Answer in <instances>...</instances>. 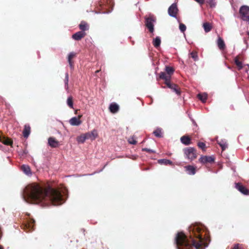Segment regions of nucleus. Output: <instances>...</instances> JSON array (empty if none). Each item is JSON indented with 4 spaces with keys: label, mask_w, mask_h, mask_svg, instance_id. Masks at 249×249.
Here are the masks:
<instances>
[{
    "label": "nucleus",
    "mask_w": 249,
    "mask_h": 249,
    "mask_svg": "<svg viewBox=\"0 0 249 249\" xmlns=\"http://www.w3.org/2000/svg\"><path fill=\"white\" fill-rule=\"evenodd\" d=\"M185 171L189 175H194L196 173V169L193 166L187 165L184 167Z\"/></svg>",
    "instance_id": "ddd939ff"
},
{
    "label": "nucleus",
    "mask_w": 249,
    "mask_h": 249,
    "mask_svg": "<svg viewBox=\"0 0 249 249\" xmlns=\"http://www.w3.org/2000/svg\"><path fill=\"white\" fill-rule=\"evenodd\" d=\"M183 152L185 156V158L192 161L195 160L197 156L196 150L194 147H187L183 149Z\"/></svg>",
    "instance_id": "7ed1b4c3"
},
{
    "label": "nucleus",
    "mask_w": 249,
    "mask_h": 249,
    "mask_svg": "<svg viewBox=\"0 0 249 249\" xmlns=\"http://www.w3.org/2000/svg\"><path fill=\"white\" fill-rule=\"evenodd\" d=\"M215 160L213 156H202L199 159V161L202 164H205L206 163H212L214 162Z\"/></svg>",
    "instance_id": "0eeeda50"
},
{
    "label": "nucleus",
    "mask_w": 249,
    "mask_h": 249,
    "mask_svg": "<svg viewBox=\"0 0 249 249\" xmlns=\"http://www.w3.org/2000/svg\"><path fill=\"white\" fill-rule=\"evenodd\" d=\"M67 103L71 108H73V102L71 97H68L67 99Z\"/></svg>",
    "instance_id": "f704fd0d"
},
{
    "label": "nucleus",
    "mask_w": 249,
    "mask_h": 249,
    "mask_svg": "<svg viewBox=\"0 0 249 249\" xmlns=\"http://www.w3.org/2000/svg\"><path fill=\"white\" fill-rule=\"evenodd\" d=\"M84 135L85 136L86 140L90 139L91 140H93L92 138V136L90 135V133H87L85 134Z\"/></svg>",
    "instance_id": "79ce46f5"
},
{
    "label": "nucleus",
    "mask_w": 249,
    "mask_h": 249,
    "mask_svg": "<svg viewBox=\"0 0 249 249\" xmlns=\"http://www.w3.org/2000/svg\"><path fill=\"white\" fill-rule=\"evenodd\" d=\"M180 141L185 145H188L191 143V139L188 136H182L180 138Z\"/></svg>",
    "instance_id": "aec40b11"
},
{
    "label": "nucleus",
    "mask_w": 249,
    "mask_h": 249,
    "mask_svg": "<svg viewBox=\"0 0 249 249\" xmlns=\"http://www.w3.org/2000/svg\"><path fill=\"white\" fill-rule=\"evenodd\" d=\"M234 62L239 70H240L243 68L242 63L238 60L237 57L234 58Z\"/></svg>",
    "instance_id": "c85d7f7f"
},
{
    "label": "nucleus",
    "mask_w": 249,
    "mask_h": 249,
    "mask_svg": "<svg viewBox=\"0 0 249 249\" xmlns=\"http://www.w3.org/2000/svg\"><path fill=\"white\" fill-rule=\"evenodd\" d=\"M178 12V9L176 3H174L169 7L168 13L169 15L173 18H177V14Z\"/></svg>",
    "instance_id": "423d86ee"
},
{
    "label": "nucleus",
    "mask_w": 249,
    "mask_h": 249,
    "mask_svg": "<svg viewBox=\"0 0 249 249\" xmlns=\"http://www.w3.org/2000/svg\"><path fill=\"white\" fill-rule=\"evenodd\" d=\"M197 97L202 103H205L207 99V94L206 93H199Z\"/></svg>",
    "instance_id": "393cba45"
},
{
    "label": "nucleus",
    "mask_w": 249,
    "mask_h": 249,
    "mask_svg": "<svg viewBox=\"0 0 249 249\" xmlns=\"http://www.w3.org/2000/svg\"><path fill=\"white\" fill-rule=\"evenodd\" d=\"M109 109L111 113H116L119 109V106L116 103H112L110 104Z\"/></svg>",
    "instance_id": "a211bd4d"
},
{
    "label": "nucleus",
    "mask_w": 249,
    "mask_h": 249,
    "mask_svg": "<svg viewBox=\"0 0 249 249\" xmlns=\"http://www.w3.org/2000/svg\"><path fill=\"white\" fill-rule=\"evenodd\" d=\"M207 2L209 3L211 8H214L216 6V2L215 0H208Z\"/></svg>",
    "instance_id": "72a5a7b5"
},
{
    "label": "nucleus",
    "mask_w": 249,
    "mask_h": 249,
    "mask_svg": "<svg viewBox=\"0 0 249 249\" xmlns=\"http://www.w3.org/2000/svg\"><path fill=\"white\" fill-rule=\"evenodd\" d=\"M112 9L111 11H109L108 12H103L104 14H109L112 11Z\"/></svg>",
    "instance_id": "864d4df0"
},
{
    "label": "nucleus",
    "mask_w": 249,
    "mask_h": 249,
    "mask_svg": "<svg viewBox=\"0 0 249 249\" xmlns=\"http://www.w3.org/2000/svg\"><path fill=\"white\" fill-rule=\"evenodd\" d=\"M75 55V53L74 52L70 53L68 57V61L71 60L72 58H73Z\"/></svg>",
    "instance_id": "58836bf2"
},
{
    "label": "nucleus",
    "mask_w": 249,
    "mask_h": 249,
    "mask_svg": "<svg viewBox=\"0 0 249 249\" xmlns=\"http://www.w3.org/2000/svg\"><path fill=\"white\" fill-rule=\"evenodd\" d=\"M191 121L193 124L194 125H196V122H195V121L193 119V118H191Z\"/></svg>",
    "instance_id": "09e8293b"
},
{
    "label": "nucleus",
    "mask_w": 249,
    "mask_h": 249,
    "mask_svg": "<svg viewBox=\"0 0 249 249\" xmlns=\"http://www.w3.org/2000/svg\"><path fill=\"white\" fill-rule=\"evenodd\" d=\"M217 45L220 50H223L225 49L226 46L223 39L220 36H218L217 40Z\"/></svg>",
    "instance_id": "6ab92c4d"
},
{
    "label": "nucleus",
    "mask_w": 249,
    "mask_h": 249,
    "mask_svg": "<svg viewBox=\"0 0 249 249\" xmlns=\"http://www.w3.org/2000/svg\"><path fill=\"white\" fill-rule=\"evenodd\" d=\"M179 29L181 33H184L186 30V27L185 24L180 23L179 25Z\"/></svg>",
    "instance_id": "c9c22d12"
},
{
    "label": "nucleus",
    "mask_w": 249,
    "mask_h": 249,
    "mask_svg": "<svg viewBox=\"0 0 249 249\" xmlns=\"http://www.w3.org/2000/svg\"><path fill=\"white\" fill-rule=\"evenodd\" d=\"M235 188L244 195H248L249 191L240 183H235Z\"/></svg>",
    "instance_id": "6e6552de"
},
{
    "label": "nucleus",
    "mask_w": 249,
    "mask_h": 249,
    "mask_svg": "<svg viewBox=\"0 0 249 249\" xmlns=\"http://www.w3.org/2000/svg\"><path fill=\"white\" fill-rule=\"evenodd\" d=\"M189 117L191 119L192 118L191 117V116H189Z\"/></svg>",
    "instance_id": "bf43d9fd"
},
{
    "label": "nucleus",
    "mask_w": 249,
    "mask_h": 249,
    "mask_svg": "<svg viewBox=\"0 0 249 249\" xmlns=\"http://www.w3.org/2000/svg\"><path fill=\"white\" fill-rule=\"evenodd\" d=\"M86 35V33L84 32L79 31L74 34L72 38L75 40H80Z\"/></svg>",
    "instance_id": "f8f14e48"
},
{
    "label": "nucleus",
    "mask_w": 249,
    "mask_h": 249,
    "mask_svg": "<svg viewBox=\"0 0 249 249\" xmlns=\"http://www.w3.org/2000/svg\"><path fill=\"white\" fill-rule=\"evenodd\" d=\"M196 1L198 2L199 4L202 5L204 3L205 0H195Z\"/></svg>",
    "instance_id": "49530a36"
},
{
    "label": "nucleus",
    "mask_w": 249,
    "mask_h": 249,
    "mask_svg": "<svg viewBox=\"0 0 249 249\" xmlns=\"http://www.w3.org/2000/svg\"><path fill=\"white\" fill-rule=\"evenodd\" d=\"M244 43L246 44L247 45V46H248V42H247V41L246 39H244Z\"/></svg>",
    "instance_id": "603ef678"
},
{
    "label": "nucleus",
    "mask_w": 249,
    "mask_h": 249,
    "mask_svg": "<svg viewBox=\"0 0 249 249\" xmlns=\"http://www.w3.org/2000/svg\"><path fill=\"white\" fill-rule=\"evenodd\" d=\"M106 165H105L103 167V168L102 169H101L100 170H99V171H98L95 172L94 173H92V174H89L88 175H89V176H91V175H93L95 174V173H100V172H101V171L103 170V169L105 168V167L106 166Z\"/></svg>",
    "instance_id": "de8ad7c7"
},
{
    "label": "nucleus",
    "mask_w": 249,
    "mask_h": 249,
    "mask_svg": "<svg viewBox=\"0 0 249 249\" xmlns=\"http://www.w3.org/2000/svg\"><path fill=\"white\" fill-rule=\"evenodd\" d=\"M81 32H85V31L89 30V26L88 24L84 21H82L79 25Z\"/></svg>",
    "instance_id": "5701e85b"
},
{
    "label": "nucleus",
    "mask_w": 249,
    "mask_h": 249,
    "mask_svg": "<svg viewBox=\"0 0 249 249\" xmlns=\"http://www.w3.org/2000/svg\"><path fill=\"white\" fill-rule=\"evenodd\" d=\"M69 123L72 126H78L81 124L82 122L76 117H73L69 120Z\"/></svg>",
    "instance_id": "4468645a"
},
{
    "label": "nucleus",
    "mask_w": 249,
    "mask_h": 249,
    "mask_svg": "<svg viewBox=\"0 0 249 249\" xmlns=\"http://www.w3.org/2000/svg\"><path fill=\"white\" fill-rule=\"evenodd\" d=\"M165 70L167 73L169 75L168 76H170L174 72L173 68L170 66H166Z\"/></svg>",
    "instance_id": "7c9ffc66"
},
{
    "label": "nucleus",
    "mask_w": 249,
    "mask_h": 249,
    "mask_svg": "<svg viewBox=\"0 0 249 249\" xmlns=\"http://www.w3.org/2000/svg\"><path fill=\"white\" fill-rule=\"evenodd\" d=\"M159 78L165 80V83L170 81V76H168L164 72H161L159 75Z\"/></svg>",
    "instance_id": "b1692460"
},
{
    "label": "nucleus",
    "mask_w": 249,
    "mask_h": 249,
    "mask_svg": "<svg viewBox=\"0 0 249 249\" xmlns=\"http://www.w3.org/2000/svg\"><path fill=\"white\" fill-rule=\"evenodd\" d=\"M241 18L244 21H247L249 18V6L246 5L242 6L239 10Z\"/></svg>",
    "instance_id": "39448f33"
},
{
    "label": "nucleus",
    "mask_w": 249,
    "mask_h": 249,
    "mask_svg": "<svg viewBox=\"0 0 249 249\" xmlns=\"http://www.w3.org/2000/svg\"><path fill=\"white\" fill-rule=\"evenodd\" d=\"M99 71L97 70V71H96V73H98V72H99Z\"/></svg>",
    "instance_id": "4d7b16f0"
},
{
    "label": "nucleus",
    "mask_w": 249,
    "mask_h": 249,
    "mask_svg": "<svg viewBox=\"0 0 249 249\" xmlns=\"http://www.w3.org/2000/svg\"><path fill=\"white\" fill-rule=\"evenodd\" d=\"M68 61V63H69V64L70 65V67L71 68V69H73V63H72V62L71 61V60H69V61Z\"/></svg>",
    "instance_id": "a18cd8bd"
},
{
    "label": "nucleus",
    "mask_w": 249,
    "mask_h": 249,
    "mask_svg": "<svg viewBox=\"0 0 249 249\" xmlns=\"http://www.w3.org/2000/svg\"><path fill=\"white\" fill-rule=\"evenodd\" d=\"M153 45L154 46L158 48L159 47L161 44V39L160 36H156L155 38H153L152 41Z\"/></svg>",
    "instance_id": "4be33fe9"
},
{
    "label": "nucleus",
    "mask_w": 249,
    "mask_h": 249,
    "mask_svg": "<svg viewBox=\"0 0 249 249\" xmlns=\"http://www.w3.org/2000/svg\"><path fill=\"white\" fill-rule=\"evenodd\" d=\"M248 71H249V70H245V72L247 73L248 72Z\"/></svg>",
    "instance_id": "6e6d98bb"
},
{
    "label": "nucleus",
    "mask_w": 249,
    "mask_h": 249,
    "mask_svg": "<svg viewBox=\"0 0 249 249\" xmlns=\"http://www.w3.org/2000/svg\"><path fill=\"white\" fill-rule=\"evenodd\" d=\"M197 145L200 149H202L203 151H205V148L206 146L205 144L202 142H199L197 143Z\"/></svg>",
    "instance_id": "e433bc0d"
},
{
    "label": "nucleus",
    "mask_w": 249,
    "mask_h": 249,
    "mask_svg": "<svg viewBox=\"0 0 249 249\" xmlns=\"http://www.w3.org/2000/svg\"><path fill=\"white\" fill-rule=\"evenodd\" d=\"M142 150L143 151H146V152L151 153H155V151L154 150L151 149L147 148H142Z\"/></svg>",
    "instance_id": "a19ab883"
},
{
    "label": "nucleus",
    "mask_w": 249,
    "mask_h": 249,
    "mask_svg": "<svg viewBox=\"0 0 249 249\" xmlns=\"http://www.w3.org/2000/svg\"><path fill=\"white\" fill-rule=\"evenodd\" d=\"M86 138L84 134L83 135L78 137L77 138V141L79 143H83L86 141Z\"/></svg>",
    "instance_id": "473e14b6"
},
{
    "label": "nucleus",
    "mask_w": 249,
    "mask_h": 249,
    "mask_svg": "<svg viewBox=\"0 0 249 249\" xmlns=\"http://www.w3.org/2000/svg\"><path fill=\"white\" fill-rule=\"evenodd\" d=\"M158 162L160 164H161V165L162 164L165 165H173V162L171 160H167V159H165L159 160H158Z\"/></svg>",
    "instance_id": "412c9836"
},
{
    "label": "nucleus",
    "mask_w": 249,
    "mask_h": 249,
    "mask_svg": "<svg viewBox=\"0 0 249 249\" xmlns=\"http://www.w3.org/2000/svg\"><path fill=\"white\" fill-rule=\"evenodd\" d=\"M3 144L5 145H10L12 144V141L9 138L5 137V136L3 138L1 142Z\"/></svg>",
    "instance_id": "cd10ccee"
},
{
    "label": "nucleus",
    "mask_w": 249,
    "mask_h": 249,
    "mask_svg": "<svg viewBox=\"0 0 249 249\" xmlns=\"http://www.w3.org/2000/svg\"><path fill=\"white\" fill-rule=\"evenodd\" d=\"M48 144L53 148H56L59 146V142L53 137H50L48 140Z\"/></svg>",
    "instance_id": "9b49d317"
},
{
    "label": "nucleus",
    "mask_w": 249,
    "mask_h": 249,
    "mask_svg": "<svg viewBox=\"0 0 249 249\" xmlns=\"http://www.w3.org/2000/svg\"><path fill=\"white\" fill-rule=\"evenodd\" d=\"M190 240L182 231L176 234L175 243L177 249H205L210 242L208 231L206 228L200 223H195L189 227Z\"/></svg>",
    "instance_id": "f03ea898"
},
{
    "label": "nucleus",
    "mask_w": 249,
    "mask_h": 249,
    "mask_svg": "<svg viewBox=\"0 0 249 249\" xmlns=\"http://www.w3.org/2000/svg\"><path fill=\"white\" fill-rule=\"evenodd\" d=\"M247 66H248V67L249 68V64H247Z\"/></svg>",
    "instance_id": "13d9d810"
},
{
    "label": "nucleus",
    "mask_w": 249,
    "mask_h": 249,
    "mask_svg": "<svg viewBox=\"0 0 249 249\" xmlns=\"http://www.w3.org/2000/svg\"><path fill=\"white\" fill-rule=\"evenodd\" d=\"M216 142L221 147L222 151H224L228 147L227 142L225 139H217Z\"/></svg>",
    "instance_id": "2eb2a0df"
},
{
    "label": "nucleus",
    "mask_w": 249,
    "mask_h": 249,
    "mask_svg": "<svg viewBox=\"0 0 249 249\" xmlns=\"http://www.w3.org/2000/svg\"><path fill=\"white\" fill-rule=\"evenodd\" d=\"M189 55L195 61L198 60L199 58L196 52H191L189 53Z\"/></svg>",
    "instance_id": "bb28decb"
},
{
    "label": "nucleus",
    "mask_w": 249,
    "mask_h": 249,
    "mask_svg": "<svg viewBox=\"0 0 249 249\" xmlns=\"http://www.w3.org/2000/svg\"><path fill=\"white\" fill-rule=\"evenodd\" d=\"M69 83V74L68 72L65 73V77L64 79V83H65V88L66 90H68L69 88L68 86Z\"/></svg>",
    "instance_id": "2f4dec72"
},
{
    "label": "nucleus",
    "mask_w": 249,
    "mask_h": 249,
    "mask_svg": "<svg viewBox=\"0 0 249 249\" xmlns=\"http://www.w3.org/2000/svg\"><path fill=\"white\" fill-rule=\"evenodd\" d=\"M154 135L158 138H161L162 137L161 130L160 128H158L153 132Z\"/></svg>",
    "instance_id": "c756f323"
},
{
    "label": "nucleus",
    "mask_w": 249,
    "mask_h": 249,
    "mask_svg": "<svg viewBox=\"0 0 249 249\" xmlns=\"http://www.w3.org/2000/svg\"><path fill=\"white\" fill-rule=\"evenodd\" d=\"M244 43L246 44L247 45V46H248V42H247V41L246 39H244Z\"/></svg>",
    "instance_id": "3c124183"
},
{
    "label": "nucleus",
    "mask_w": 249,
    "mask_h": 249,
    "mask_svg": "<svg viewBox=\"0 0 249 249\" xmlns=\"http://www.w3.org/2000/svg\"><path fill=\"white\" fill-rule=\"evenodd\" d=\"M203 27L205 32H209L212 29L211 24L208 22H205L203 24Z\"/></svg>",
    "instance_id": "a878e982"
},
{
    "label": "nucleus",
    "mask_w": 249,
    "mask_h": 249,
    "mask_svg": "<svg viewBox=\"0 0 249 249\" xmlns=\"http://www.w3.org/2000/svg\"><path fill=\"white\" fill-rule=\"evenodd\" d=\"M27 151L26 150H23L22 151L20 152V153L19 154L20 155L23 156L27 154Z\"/></svg>",
    "instance_id": "37998d69"
},
{
    "label": "nucleus",
    "mask_w": 249,
    "mask_h": 249,
    "mask_svg": "<svg viewBox=\"0 0 249 249\" xmlns=\"http://www.w3.org/2000/svg\"><path fill=\"white\" fill-rule=\"evenodd\" d=\"M128 142L132 144H135L137 143V141L134 140L133 137H131L129 139Z\"/></svg>",
    "instance_id": "ea45409f"
},
{
    "label": "nucleus",
    "mask_w": 249,
    "mask_h": 249,
    "mask_svg": "<svg viewBox=\"0 0 249 249\" xmlns=\"http://www.w3.org/2000/svg\"><path fill=\"white\" fill-rule=\"evenodd\" d=\"M31 132V127L28 124H26L24 126L23 131V135L24 138H27Z\"/></svg>",
    "instance_id": "f3484780"
},
{
    "label": "nucleus",
    "mask_w": 249,
    "mask_h": 249,
    "mask_svg": "<svg viewBox=\"0 0 249 249\" xmlns=\"http://www.w3.org/2000/svg\"><path fill=\"white\" fill-rule=\"evenodd\" d=\"M240 245L239 244H235L234 247L231 249H241L239 247Z\"/></svg>",
    "instance_id": "c03bdc74"
},
{
    "label": "nucleus",
    "mask_w": 249,
    "mask_h": 249,
    "mask_svg": "<svg viewBox=\"0 0 249 249\" xmlns=\"http://www.w3.org/2000/svg\"><path fill=\"white\" fill-rule=\"evenodd\" d=\"M21 170L24 174L28 177H31L32 175L31 168L28 165L23 164L21 167Z\"/></svg>",
    "instance_id": "1a4fd4ad"
},
{
    "label": "nucleus",
    "mask_w": 249,
    "mask_h": 249,
    "mask_svg": "<svg viewBox=\"0 0 249 249\" xmlns=\"http://www.w3.org/2000/svg\"><path fill=\"white\" fill-rule=\"evenodd\" d=\"M156 22V19L151 16L145 18V25L146 28L151 33H153L154 31V23Z\"/></svg>",
    "instance_id": "20e7f679"
},
{
    "label": "nucleus",
    "mask_w": 249,
    "mask_h": 249,
    "mask_svg": "<svg viewBox=\"0 0 249 249\" xmlns=\"http://www.w3.org/2000/svg\"><path fill=\"white\" fill-rule=\"evenodd\" d=\"M67 197L66 189L59 190L49 187L44 190L36 184L27 185L22 194V198L26 202L39 204L42 207L50 204L60 205L64 203Z\"/></svg>",
    "instance_id": "f257e3e1"
},
{
    "label": "nucleus",
    "mask_w": 249,
    "mask_h": 249,
    "mask_svg": "<svg viewBox=\"0 0 249 249\" xmlns=\"http://www.w3.org/2000/svg\"><path fill=\"white\" fill-rule=\"evenodd\" d=\"M165 84L167 85L168 88L172 89L177 95H179L180 94V91L177 89V86L176 85L172 84L170 81L166 82Z\"/></svg>",
    "instance_id": "9d476101"
},
{
    "label": "nucleus",
    "mask_w": 249,
    "mask_h": 249,
    "mask_svg": "<svg viewBox=\"0 0 249 249\" xmlns=\"http://www.w3.org/2000/svg\"><path fill=\"white\" fill-rule=\"evenodd\" d=\"M0 249H3V247L1 245H0Z\"/></svg>",
    "instance_id": "5fc2aeb1"
},
{
    "label": "nucleus",
    "mask_w": 249,
    "mask_h": 249,
    "mask_svg": "<svg viewBox=\"0 0 249 249\" xmlns=\"http://www.w3.org/2000/svg\"><path fill=\"white\" fill-rule=\"evenodd\" d=\"M4 136L3 135H0V142H2V140L3 139Z\"/></svg>",
    "instance_id": "8fccbe9b"
},
{
    "label": "nucleus",
    "mask_w": 249,
    "mask_h": 249,
    "mask_svg": "<svg viewBox=\"0 0 249 249\" xmlns=\"http://www.w3.org/2000/svg\"><path fill=\"white\" fill-rule=\"evenodd\" d=\"M35 220L34 219H30L28 221V223L24 225V228L27 231H30L34 229V224Z\"/></svg>",
    "instance_id": "dca6fc26"
},
{
    "label": "nucleus",
    "mask_w": 249,
    "mask_h": 249,
    "mask_svg": "<svg viewBox=\"0 0 249 249\" xmlns=\"http://www.w3.org/2000/svg\"><path fill=\"white\" fill-rule=\"evenodd\" d=\"M90 135L92 136V140H94L97 137V133L96 131L94 130L91 131L90 133Z\"/></svg>",
    "instance_id": "4c0bfd02"
}]
</instances>
